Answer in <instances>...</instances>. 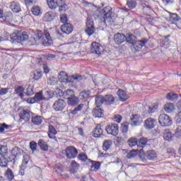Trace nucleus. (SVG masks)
Returning a JSON list of instances; mask_svg holds the SVG:
<instances>
[{"label": "nucleus", "instance_id": "1", "mask_svg": "<svg viewBox=\"0 0 181 181\" xmlns=\"http://www.w3.org/2000/svg\"><path fill=\"white\" fill-rule=\"evenodd\" d=\"M112 11V8L110 6L98 9L99 12L98 18H100V23L103 26L106 25H110V26L115 25V18L111 16Z\"/></svg>", "mask_w": 181, "mask_h": 181}, {"label": "nucleus", "instance_id": "2", "mask_svg": "<svg viewBox=\"0 0 181 181\" xmlns=\"http://www.w3.org/2000/svg\"><path fill=\"white\" fill-rule=\"evenodd\" d=\"M125 40L127 43L132 45L131 49L134 53L139 52V50H141V49H142L148 42L146 39H142L141 40L135 42V36L132 34H127Z\"/></svg>", "mask_w": 181, "mask_h": 181}, {"label": "nucleus", "instance_id": "3", "mask_svg": "<svg viewBox=\"0 0 181 181\" xmlns=\"http://www.w3.org/2000/svg\"><path fill=\"white\" fill-rule=\"evenodd\" d=\"M61 153L69 159H74V158L77 157L78 151H77V148H76V147L71 146L66 147L65 150H62L61 151Z\"/></svg>", "mask_w": 181, "mask_h": 181}, {"label": "nucleus", "instance_id": "4", "mask_svg": "<svg viewBox=\"0 0 181 181\" xmlns=\"http://www.w3.org/2000/svg\"><path fill=\"white\" fill-rule=\"evenodd\" d=\"M158 122L161 127H170L173 122L168 115L163 114L159 116Z\"/></svg>", "mask_w": 181, "mask_h": 181}, {"label": "nucleus", "instance_id": "5", "mask_svg": "<svg viewBox=\"0 0 181 181\" xmlns=\"http://www.w3.org/2000/svg\"><path fill=\"white\" fill-rule=\"evenodd\" d=\"M105 131L109 135L117 136V134L119 132V127L117 124H109L105 127Z\"/></svg>", "mask_w": 181, "mask_h": 181}, {"label": "nucleus", "instance_id": "6", "mask_svg": "<svg viewBox=\"0 0 181 181\" xmlns=\"http://www.w3.org/2000/svg\"><path fill=\"white\" fill-rule=\"evenodd\" d=\"M86 33L88 36H91V35H94V33L95 32V28H94V21H93V19L90 18H87L86 21Z\"/></svg>", "mask_w": 181, "mask_h": 181}, {"label": "nucleus", "instance_id": "7", "mask_svg": "<svg viewBox=\"0 0 181 181\" xmlns=\"http://www.w3.org/2000/svg\"><path fill=\"white\" fill-rule=\"evenodd\" d=\"M42 100H46V98L43 96V92L40 91L37 92L33 98L28 99V103H29V104H35V103H37L38 101H42Z\"/></svg>", "mask_w": 181, "mask_h": 181}, {"label": "nucleus", "instance_id": "8", "mask_svg": "<svg viewBox=\"0 0 181 181\" xmlns=\"http://www.w3.org/2000/svg\"><path fill=\"white\" fill-rule=\"evenodd\" d=\"M90 52L93 54H101V53L104 52V47L100 45L99 43L93 42L90 47Z\"/></svg>", "mask_w": 181, "mask_h": 181}, {"label": "nucleus", "instance_id": "9", "mask_svg": "<svg viewBox=\"0 0 181 181\" xmlns=\"http://www.w3.org/2000/svg\"><path fill=\"white\" fill-rule=\"evenodd\" d=\"M11 155L13 156L12 159L13 160H17V159L19 158V156H22V155H23V150L18 146H16L12 149Z\"/></svg>", "mask_w": 181, "mask_h": 181}, {"label": "nucleus", "instance_id": "10", "mask_svg": "<svg viewBox=\"0 0 181 181\" xmlns=\"http://www.w3.org/2000/svg\"><path fill=\"white\" fill-rule=\"evenodd\" d=\"M65 107L66 102H64L62 99L57 100L53 105V108L55 110V111H63Z\"/></svg>", "mask_w": 181, "mask_h": 181}, {"label": "nucleus", "instance_id": "11", "mask_svg": "<svg viewBox=\"0 0 181 181\" xmlns=\"http://www.w3.org/2000/svg\"><path fill=\"white\" fill-rule=\"evenodd\" d=\"M156 125V120L152 117H149L144 121V128L146 129H153Z\"/></svg>", "mask_w": 181, "mask_h": 181}, {"label": "nucleus", "instance_id": "12", "mask_svg": "<svg viewBox=\"0 0 181 181\" xmlns=\"http://www.w3.org/2000/svg\"><path fill=\"white\" fill-rule=\"evenodd\" d=\"M131 119V125L134 127H138V125H141L142 124V117L139 115H133Z\"/></svg>", "mask_w": 181, "mask_h": 181}, {"label": "nucleus", "instance_id": "13", "mask_svg": "<svg viewBox=\"0 0 181 181\" xmlns=\"http://www.w3.org/2000/svg\"><path fill=\"white\" fill-rule=\"evenodd\" d=\"M61 30L63 33H66V35H70L71 32H73V25L71 23H64L61 26Z\"/></svg>", "mask_w": 181, "mask_h": 181}, {"label": "nucleus", "instance_id": "14", "mask_svg": "<svg viewBox=\"0 0 181 181\" xmlns=\"http://www.w3.org/2000/svg\"><path fill=\"white\" fill-rule=\"evenodd\" d=\"M126 37L122 33H117L114 35V40L117 45H121V43H124L125 42Z\"/></svg>", "mask_w": 181, "mask_h": 181}, {"label": "nucleus", "instance_id": "15", "mask_svg": "<svg viewBox=\"0 0 181 181\" xmlns=\"http://www.w3.org/2000/svg\"><path fill=\"white\" fill-rule=\"evenodd\" d=\"M10 9L13 11L15 13H19L22 8H21V4L16 1H12L10 3Z\"/></svg>", "mask_w": 181, "mask_h": 181}, {"label": "nucleus", "instance_id": "16", "mask_svg": "<svg viewBox=\"0 0 181 181\" xmlns=\"http://www.w3.org/2000/svg\"><path fill=\"white\" fill-rule=\"evenodd\" d=\"M93 115L95 118H103L104 117V110L97 106L93 111Z\"/></svg>", "mask_w": 181, "mask_h": 181}, {"label": "nucleus", "instance_id": "17", "mask_svg": "<svg viewBox=\"0 0 181 181\" xmlns=\"http://www.w3.org/2000/svg\"><path fill=\"white\" fill-rule=\"evenodd\" d=\"M13 18V16L12 15V13L8 12L6 13L5 16H4V11L0 9V19H2L3 21H6L7 22H10V21H12Z\"/></svg>", "mask_w": 181, "mask_h": 181}, {"label": "nucleus", "instance_id": "18", "mask_svg": "<svg viewBox=\"0 0 181 181\" xmlns=\"http://www.w3.org/2000/svg\"><path fill=\"white\" fill-rule=\"evenodd\" d=\"M56 18V14L53 11H48L44 16V21L45 22H52Z\"/></svg>", "mask_w": 181, "mask_h": 181}, {"label": "nucleus", "instance_id": "19", "mask_svg": "<svg viewBox=\"0 0 181 181\" xmlns=\"http://www.w3.org/2000/svg\"><path fill=\"white\" fill-rule=\"evenodd\" d=\"M67 103L68 105H69L71 107H73L74 105H77L78 103H80V100L77 96L74 95L73 97L67 98Z\"/></svg>", "mask_w": 181, "mask_h": 181}, {"label": "nucleus", "instance_id": "20", "mask_svg": "<svg viewBox=\"0 0 181 181\" xmlns=\"http://www.w3.org/2000/svg\"><path fill=\"white\" fill-rule=\"evenodd\" d=\"M25 88L22 86H19L16 87L14 90V94H16L18 97H21V98H23L25 97Z\"/></svg>", "mask_w": 181, "mask_h": 181}, {"label": "nucleus", "instance_id": "21", "mask_svg": "<svg viewBox=\"0 0 181 181\" xmlns=\"http://www.w3.org/2000/svg\"><path fill=\"white\" fill-rule=\"evenodd\" d=\"M103 127H101L100 124H98L93 131L94 138H100V136L103 135Z\"/></svg>", "mask_w": 181, "mask_h": 181}, {"label": "nucleus", "instance_id": "22", "mask_svg": "<svg viewBox=\"0 0 181 181\" xmlns=\"http://www.w3.org/2000/svg\"><path fill=\"white\" fill-rule=\"evenodd\" d=\"M103 98L105 104L107 105H111V104H113L114 101H115V98L112 95H106Z\"/></svg>", "mask_w": 181, "mask_h": 181}, {"label": "nucleus", "instance_id": "23", "mask_svg": "<svg viewBox=\"0 0 181 181\" xmlns=\"http://www.w3.org/2000/svg\"><path fill=\"white\" fill-rule=\"evenodd\" d=\"M145 156L148 160H153L157 158L158 154L154 151H148L145 153Z\"/></svg>", "mask_w": 181, "mask_h": 181}, {"label": "nucleus", "instance_id": "24", "mask_svg": "<svg viewBox=\"0 0 181 181\" xmlns=\"http://www.w3.org/2000/svg\"><path fill=\"white\" fill-rule=\"evenodd\" d=\"M173 138V134L170 129H165L163 133V139L165 141H170Z\"/></svg>", "mask_w": 181, "mask_h": 181}, {"label": "nucleus", "instance_id": "25", "mask_svg": "<svg viewBox=\"0 0 181 181\" xmlns=\"http://www.w3.org/2000/svg\"><path fill=\"white\" fill-rule=\"evenodd\" d=\"M44 37L45 40L42 42V45H44V46H50V42H52V37H50V34L47 32H45Z\"/></svg>", "mask_w": 181, "mask_h": 181}, {"label": "nucleus", "instance_id": "26", "mask_svg": "<svg viewBox=\"0 0 181 181\" xmlns=\"http://www.w3.org/2000/svg\"><path fill=\"white\" fill-rule=\"evenodd\" d=\"M117 95L120 100V101H127L128 100V96L127 95V93L125 91L119 89L117 91Z\"/></svg>", "mask_w": 181, "mask_h": 181}, {"label": "nucleus", "instance_id": "27", "mask_svg": "<svg viewBox=\"0 0 181 181\" xmlns=\"http://www.w3.org/2000/svg\"><path fill=\"white\" fill-rule=\"evenodd\" d=\"M56 134H57V131H56V129H54V127H53V125H49V134H48L49 138H50V139H54V138H55Z\"/></svg>", "mask_w": 181, "mask_h": 181}, {"label": "nucleus", "instance_id": "28", "mask_svg": "<svg viewBox=\"0 0 181 181\" xmlns=\"http://www.w3.org/2000/svg\"><path fill=\"white\" fill-rule=\"evenodd\" d=\"M31 12L35 16H39V15H42V8L39 6H34L31 9Z\"/></svg>", "mask_w": 181, "mask_h": 181}, {"label": "nucleus", "instance_id": "29", "mask_svg": "<svg viewBox=\"0 0 181 181\" xmlns=\"http://www.w3.org/2000/svg\"><path fill=\"white\" fill-rule=\"evenodd\" d=\"M127 143L130 148H134L138 145V139L136 137H131L128 139Z\"/></svg>", "mask_w": 181, "mask_h": 181}, {"label": "nucleus", "instance_id": "30", "mask_svg": "<svg viewBox=\"0 0 181 181\" xmlns=\"http://www.w3.org/2000/svg\"><path fill=\"white\" fill-rule=\"evenodd\" d=\"M80 78H81V76H67L66 79H65L64 83L65 84H68V83H74V81H76V80H80Z\"/></svg>", "mask_w": 181, "mask_h": 181}, {"label": "nucleus", "instance_id": "31", "mask_svg": "<svg viewBox=\"0 0 181 181\" xmlns=\"http://www.w3.org/2000/svg\"><path fill=\"white\" fill-rule=\"evenodd\" d=\"M47 4L50 9H56L59 6L57 0H47Z\"/></svg>", "mask_w": 181, "mask_h": 181}, {"label": "nucleus", "instance_id": "32", "mask_svg": "<svg viewBox=\"0 0 181 181\" xmlns=\"http://www.w3.org/2000/svg\"><path fill=\"white\" fill-rule=\"evenodd\" d=\"M164 110L166 112L168 113L173 112L175 110V105L173 103H167L164 106Z\"/></svg>", "mask_w": 181, "mask_h": 181}, {"label": "nucleus", "instance_id": "33", "mask_svg": "<svg viewBox=\"0 0 181 181\" xmlns=\"http://www.w3.org/2000/svg\"><path fill=\"white\" fill-rule=\"evenodd\" d=\"M80 168V165L77 163V162L72 160L71 163V172L72 173H76L77 170H78V168Z\"/></svg>", "mask_w": 181, "mask_h": 181}, {"label": "nucleus", "instance_id": "34", "mask_svg": "<svg viewBox=\"0 0 181 181\" xmlns=\"http://www.w3.org/2000/svg\"><path fill=\"white\" fill-rule=\"evenodd\" d=\"M100 164L98 162L92 161L90 164V170L92 172H97L100 169Z\"/></svg>", "mask_w": 181, "mask_h": 181}, {"label": "nucleus", "instance_id": "35", "mask_svg": "<svg viewBox=\"0 0 181 181\" xmlns=\"http://www.w3.org/2000/svg\"><path fill=\"white\" fill-rule=\"evenodd\" d=\"M28 39H29V36L28 35V34L26 33H18V43H19V42H26V40H28Z\"/></svg>", "mask_w": 181, "mask_h": 181}, {"label": "nucleus", "instance_id": "36", "mask_svg": "<svg viewBox=\"0 0 181 181\" xmlns=\"http://www.w3.org/2000/svg\"><path fill=\"white\" fill-rule=\"evenodd\" d=\"M5 176H6V177H7L8 180H9V181L13 180V177H15V175H13V172L10 168H8L6 171Z\"/></svg>", "mask_w": 181, "mask_h": 181}, {"label": "nucleus", "instance_id": "37", "mask_svg": "<svg viewBox=\"0 0 181 181\" xmlns=\"http://www.w3.org/2000/svg\"><path fill=\"white\" fill-rule=\"evenodd\" d=\"M111 145H112V141L111 140H105L103 141V151L107 152L110 148H111Z\"/></svg>", "mask_w": 181, "mask_h": 181}, {"label": "nucleus", "instance_id": "38", "mask_svg": "<svg viewBox=\"0 0 181 181\" xmlns=\"http://www.w3.org/2000/svg\"><path fill=\"white\" fill-rule=\"evenodd\" d=\"M38 145L42 151H49V146L43 140H39Z\"/></svg>", "mask_w": 181, "mask_h": 181}, {"label": "nucleus", "instance_id": "39", "mask_svg": "<svg viewBox=\"0 0 181 181\" xmlns=\"http://www.w3.org/2000/svg\"><path fill=\"white\" fill-rule=\"evenodd\" d=\"M148 143V139L146 138H141L139 139V143L137 144V146L139 148H145V146Z\"/></svg>", "mask_w": 181, "mask_h": 181}, {"label": "nucleus", "instance_id": "40", "mask_svg": "<svg viewBox=\"0 0 181 181\" xmlns=\"http://www.w3.org/2000/svg\"><path fill=\"white\" fill-rule=\"evenodd\" d=\"M67 74L64 71H62L59 73L58 78L61 83H64V80H67Z\"/></svg>", "mask_w": 181, "mask_h": 181}, {"label": "nucleus", "instance_id": "41", "mask_svg": "<svg viewBox=\"0 0 181 181\" xmlns=\"http://www.w3.org/2000/svg\"><path fill=\"white\" fill-rule=\"evenodd\" d=\"M9 161L8 159L5 157H1L0 158V167L1 168H7L8 167V163Z\"/></svg>", "mask_w": 181, "mask_h": 181}, {"label": "nucleus", "instance_id": "42", "mask_svg": "<svg viewBox=\"0 0 181 181\" xmlns=\"http://www.w3.org/2000/svg\"><path fill=\"white\" fill-rule=\"evenodd\" d=\"M64 97L67 100L70 97H74V90L71 89H68L64 92Z\"/></svg>", "mask_w": 181, "mask_h": 181}, {"label": "nucleus", "instance_id": "43", "mask_svg": "<svg viewBox=\"0 0 181 181\" xmlns=\"http://www.w3.org/2000/svg\"><path fill=\"white\" fill-rule=\"evenodd\" d=\"M166 98L170 100V101H175V100H177L178 96L177 94L174 93H169L166 95Z\"/></svg>", "mask_w": 181, "mask_h": 181}, {"label": "nucleus", "instance_id": "44", "mask_svg": "<svg viewBox=\"0 0 181 181\" xmlns=\"http://www.w3.org/2000/svg\"><path fill=\"white\" fill-rule=\"evenodd\" d=\"M96 107H100L102 104H105L104 96H97L95 98Z\"/></svg>", "mask_w": 181, "mask_h": 181}, {"label": "nucleus", "instance_id": "45", "mask_svg": "<svg viewBox=\"0 0 181 181\" xmlns=\"http://www.w3.org/2000/svg\"><path fill=\"white\" fill-rule=\"evenodd\" d=\"M32 122L33 124H35V125H40V124H42V117L35 116L33 117Z\"/></svg>", "mask_w": 181, "mask_h": 181}, {"label": "nucleus", "instance_id": "46", "mask_svg": "<svg viewBox=\"0 0 181 181\" xmlns=\"http://www.w3.org/2000/svg\"><path fill=\"white\" fill-rule=\"evenodd\" d=\"M158 107H159V105L158 103L151 105L148 107L149 114H153V112H156V111H158Z\"/></svg>", "mask_w": 181, "mask_h": 181}, {"label": "nucleus", "instance_id": "47", "mask_svg": "<svg viewBox=\"0 0 181 181\" xmlns=\"http://www.w3.org/2000/svg\"><path fill=\"white\" fill-rule=\"evenodd\" d=\"M54 172L58 173V175H62L63 173V165L62 164H56L54 166Z\"/></svg>", "mask_w": 181, "mask_h": 181}, {"label": "nucleus", "instance_id": "48", "mask_svg": "<svg viewBox=\"0 0 181 181\" xmlns=\"http://www.w3.org/2000/svg\"><path fill=\"white\" fill-rule=\"evenodd\" d=\"M170 14V22H173V24L179 19V16H177V14L176 13H171L170 12H168Z\"/></svg>", "mask_w": 181, "mask_h": 181}, {"label": "nucleus", "instance_id": "49", "mask_svg": "<svg viewBox=\"0 0 181 181\" xmlns=\"http://www.w3.org/2000/svg\"><path fill=\"white\" fill-rule=\"evenodd\" d=\"M127 5L130 9H134L136 6V0H128Z\"/></svg>", "mask_w": 181, "mask_h": 181}, {"label": "nucleus", "instance_id": "50", "mask_svg": "<svg viewBox=\"0 0 181 181\" xmlns=\"http://www.w3.org/2000/svg\"><path fill=\"white\" fill-rule=\"evenodd\" d=\"M83 107H84V105L80 104L78 106H77L76 107H75L74 110L71 111V114H72L73 115H76V114H77L78 111H80L81 110H83Z\"/></svg>", "mask_w": 181, "mask_h": 181}, {"label": "nucleus", "instance_id": "51", "mask_svg": "<svg viewBox=\"0 0 181 181\" xmlns=\"http://www.w3.org/2000/svg\"><path fill=\"white\" fill-rule=\"evenodd\" d=\"M8 153V147L4 146H0V155L5 156Z\"/></svg>", "mask_w": 181, "mask_h": 181}, {"label": "nucleus", "instance_id": "52", "mask_svg": "<svg viewBox=\"0 0 181 181\" xmlns=\"http://www.w3.org/2000/svg\"><path fill=\"white\" fill-rule=\"evenodd\" d=\"M42 71H34V76H33V79L34 80H40V78H42Z\"/></svg>", "mask_w": 181, "mask_h": 181}, {"label": "nucleus", "instance_id": "53", "mask_svg": "<svg viewBox=\"0 0 181 181\" xmlns=\"http://www.w3.org/2000/svg\"><path fill=\"white\" fill-rule=\"evenodd\" d=\"M30 160V158L29 157L28 155H24L23 156V163H22V167L25 168V165L29 163V160Z\"/></svg>", "mask_w": 181, "mask_h": 181}, {"label": "nucleus", "instance_id": "54", "mask_svg": "<svg viewBox=\"0 0 181 181\" xmlns=\"http://www.w3.org/2000/svg\"><path fill=\"white\" fill-rule=\"evenodd\" d=\"M174 136H175V138H178V139H181V126H179L176 129Z\"/></svg>", "mask_w": 181, "mask_h": 181}, {"label": "nucleus", "instance_id": "55", "mask_svg": "<svg viewBox=\"0 0 181 181\" xmlns=\"http://www.w3.org/2000/svg\"><path fill=\"white\" fill-rule=\"evenodd\" d=\"M49 84H51L52 86H54V84H57L59 81V79L56 77H51L48 79Z\"/></svg>", "mask_w": 181, "mask_h": 181}, {"label": "nucleus", "instance_id": "56", "mask_svg": "<svg viewBox=\"0 0 181 181\" xmlns=\"http://www.w3.org/2000/svg\"><path fill=\"white\" fill-rule=\"evenodd\" d=\"M79 95L82 98H88V96L90 95V91H88V90H83V91L80 93Z\"/></svg>", "mask_w": 181, "mask_h": 181}, {"label": "nucleus", "instance_id": "57", "mask_svg": "<svg viewBox=\"0 0 181 181\" xmlns=\"http://www.w3.org/2000/svg\"><path fill=\"white\" fill-rule=\"evenodd\" d=\"M78 159L82 162H86V160H87V155L84 153H81L78 156Z\"/></svg>", "mask_w": 181, "mask_h": 181}, {"label": "nucleus", "instance_id": "58", "mask_svg": "<svg viewBox=\"0 0 181 181\" xmlns=\"http://www.w3.org/2000/svg\"><path fill=\"white\" fill-rule=\"evenodd\" d=\"M18 37H19V34H16V33L10 35V38L11 39V40H13V42H17V43L18 42Z\"/></svg>", "mask_w": 181, "mask_h": 181}, {"label": "nucleus", "instance_id": "59", "mask_svg": "<svg viewBox=\"0 0 181 181\" xmlns=\"http://www.w3.org/2000/svg\"><path fill=\"white\" fill-rule=\"evenodd\" d=\"M121 131L123 134H127L128 132V124L125 123L122 124Z\"/></svg>", "mask_w": 181, "mask_h": 181}, {"label": "nucleus", "instance_id": "60", "mask_svg": "<svg viewBox=\"0 0 181 181\" xmlns=\"http://www.w3.org/2000/svg\"><path fill=\"white\" fill-rule=\"evenodd\" d=\"M143 11L146 13V15H148L152 12V8L149 6H146L143 8Z\"/></svg>", "mask_w": 181, "mask_h": 181}, {"label": "nucleus", "instance_id": "61", "mask_svg": "<svg viewBox=\"0 0 181 181\" xmlns=\"http://www.w3.org/2000/svg\"><path fill=\"white\" fill-rule=\"evenodd\" d=\"M60 21L62 23H66L69 21V18H67V15L65 14H61L60 15Z\"/></svg>", "mask_w": 181, "mask_h": 181}, {"label": "nucleus", "instance_id": "62", "mask_svg": "<svg viewBox=\"0 0 181 181\" xmlns=\"http://www.w3.org/2000/svg\"><path fill=\"white\" fill-rule=\"evenodd\" d=\"M8 91H9V88H0V95H5L6 94H8Z\"/></svg>", "mask_w": 181, "mask_h": 181}, {"label": "nucleus", "instance_id": "63", "mask_svg": "<svg viewBox=\"0 0 181 181\" xmlns=\"http://www.w3.org/2000/svg\"><path fill=\"white\" fill-rule=\"evenodd\" d=\"M30 147L32 151H36V148L37 147V144L35 141H31L30 143Z\"/></svg>", "mask_w": 181, "mask_h": 181}, {"label": "nucleus", "instance_id": "64", "mask_svg": "<svg viewBox=\"0 0 181 181\" xmlns=\"http://www.w3.org/2000/svg\"><path fill=\"white\" fill-rule=\"evenodd\" d=\"M35 93V92H33V87L32 86H28V88H27V95H33V94Z\"/></svg>", "mask_w": 181, "mask_h": 181}]
</instances>
